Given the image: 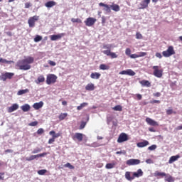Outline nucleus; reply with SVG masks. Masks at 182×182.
<instances>
[{
    "label": "nucleus",
    "mask_w": 182,
    "mask_h": 182,
    "mask_svg": "<svg viewBox=\"0 0 182 182\" xmlns=\"http://www.w3.org/2000/svg\"><path fill=\"white\" fill-rule=\"evenodd\" d=\"M140 5L141 7L139 8V9H146V8H149V6L146 4V3H144V1H142V3H141Z\"/></svg>",
    "instance_id": "obj_40"
},
{
    "label": "nucleus",
    "mask_w": 182,
    "mask_h": 182,
    "mask_svg": "<svg viewBox=\"0 0 182 182\" xmlns=\"http://www.w3.org/2000/svg\"><path fill=\"white\" fill-rule=\"evenodd\" d=\"M119 75H127L128 76H134L136 73L132 69H127V70H122L119 72Z\"/></svg>",
    "instance_id": "obj_11"
},
{
    "label": "nucleus",
    "mask_w": 182,
    "mask_h": 182,
    "mask_svg": "<svg viewBox=\"0 0 182 182\" xmlns=\"http://www.w3.org/2000/svg\"><path fill=\"white\" fill-rule=\"evenodd\" d=\"M66 117H68V113H61L59 115L58 119H59V120H65V119H66Z\"/></svg>",
    "instance_id": "obj_36"
},
{
    "label": "nucleus",
    "mask_w": 182,
    "mask_h": 182,
    "mask_svg": "<svg viewBox=\"0 0 182 182\" xmlns=\"http://www.w3.org/2000/svg\"><path fill=\"white\" fill-rule=\"evenodd\" d=\"M85 127H86V122H81V124L80 126V130L85 129Z\"/></svg>",
    "instance_id": "obj_51"
},
{
    "label": "nucleus",
    "mask_w": 182,
    "mask_h": 182,
    "mask_svg": "<svg viewBox=\"0 0 182 182\" xmlns=\"http://www.w3.org/2000/svg\"><path fill=\"white\" fill-rule=\"evenodd\" d=\"M29 126H32V127L38 126V121H34V122H31L29 124Z\"/></svg>",
    "instance_id": "obj_55"
},
{
    "label": "nucleus",
    "mask_w": 182,
    "mask_h": 182,
    "mask_svg": "<svg viewBox=\"0 0 182 182\" xmlns=\"http://www.w3.org/2000/svg\"><path fill=\"white\" fill-rule=\"evenodd\" d=\"M110 48H112V46H109L107 44L103 45L102 48L107 50H103L102 53H104V55H106V56H109L111 59H116L117 58H118L119 55L116 54V53L112 52Z\"/></svg>",
    "instance_id": "obj_2"
},
{
    "label": "nucleus",
    "mask_w": 182,
    "mask_h": 182,
    "mask_svg": "<svg viewBox=\"0 0 182 182\" xmlns=\"http://www.w3.org/2000/svg\"><path fill=\"white\" fill-rule=\"evenodd\" d=\"M26 93H29V89L21 90L17 92L18 96H21L22 95H25Z\"/></svg>",
    "instance_id": "obj_32"
},
{
    "label": "nucleus",
    "mask_w": 182,
    "mask_h": 182,
    "mask_svg": "<svg viewBox=\"0 0 182 182\" xmlns=\"http://www.w3.org/2000/svg\"><path fill=\"white\" fill-rule=\"evenodd\" d=\"M55 5L56 2L53 1H50L45 4V6H46V8H53V6H55Z\"/></svg>",
    "instance_id": "obj_27"
},
{
    "label": "nucleus",
    "mask_w": 182,
    "mask_h": 182,
    "mask_svg": "<svg viewBox=\"0 0 182 182\" xmlns=\"http://www.w3.org/2000/svg\"><path fill=\"white\" fill-rule=\"evenodd\" d=\"M152 69L154 70L153 75L156 77H163V68L159 65H154L152 67Z\"/></svg>",
    "instance_id": "obj_3"
},
{
    "label": "nucleus",
    "mask_w": 182,
    "mask_h": 182,
    "mask_svg": "<svg viewBox=\"0 0 182 182\" xmlns=\"http://www.w3.org/2000/svg\"><path fill=\"white\" fill-rule=\"evenodd\" d=\"M178 159H180V155L171 156V158L168 160L169 164H173V163H174V161H177V160H178Z\"/></svg>",
    "instance_id": "obj_21"
},
{
    "label": "nucleus",
    "mask_w": 182,
    "mask_h": 182,
    "mask_svg": "<svg viewBox=\"0 0 182 182\" xmlns=\"http://www.w3.org/2000/svg\"><path fill=\"white\" fill-rule=\"evenodd\" d=\"M149 144H150L149 141L144 140L142 142H138L136 144V146H137V147L143 148V147H146V146H149Z\"/></svg>",
    "instance_id": "obj_18"
},
{
    "label": "nucleus",
    "mask_w": 182,
    "mask_h": 182,
    "mask_svg": "<svg viewBox=\"0 0 182 182\" xmlns=\"http://www.w3.org/2000/svg\"><path fill=\"white\" fill-rule=\"evenodd\" d=\"M33 107L35 109V110H39V109H42V107H43V102L41 101L39 102L34 103Z\"/></svg>",
    "instance_id": "obj_16"
},
{
    "label": "nucleus",
    "mask_w": 182,
    "mask_h": 182,
    "mask_svg": "<svg viewBox=\"0 0 182 182\" xmlns=\"http://www.w3.org/2000/svg\"><path fill=\"white\" fill-rule=\"evenodd\" d=\"M86 106H87V102H83L77 107V110H82L83 107H86Z\"/></svg>",
    "instance_id": "obj_38"
},
{
    "label": "nucleus",
    "mask_w": 182,
    "mask_h": 182,
    "mask_svg": "<svg viewBox=\"0 0 182 182\" xmlns=\"http://www.w3.org/2000/svg\"><path fill=\"white\" fill-rule=\"evenodd\" d=\"M140 163V159H131L127 161V166H137Z\"/></svg>",
    "instance_id": "obj_10"
},
{
    "label": "nucleus",
    "mask_w": 182,
    "mask_h": 182,
    "mask_svg": "<svg viewBox=\"0 0 182 182\" xmlns=\"http://www.w3.org/2000/svg\"><path fill=\"white\" fill-rule=\"evenodd\" d=\"M0 63H12L11 60H7L6 59L0 58Z\"/></svg>",
    "instance_id": "obj_42"
},
{
    "label": "nucleus",
    "mask_w": 182,
    "mask_h": 182,
    "mask_svg": "<svg viewBox=\"0 0 182 182\" xmlns=\"http://www.w3.org/2000/svg\"><path fill=\"white\" fill-rule=\"evenodd\" d=\"M132 176H134V178H136V177L137 178L141 177L143 176V171L141 169H138L136 172L132 173Z\"/></svg>",
    "instance_id": "obj_19"
},
{
    "label": "nucleus",
    "mask_w": 182,
    "mask_h": 182,
    "mask_svg": "<svg viewBox=\"0 0 182 182\" xmlns=\"http://www.w3.org/2000/svg\"><path fill=\"white\" fill-rule=\"evenodd\" d=\"M150 103L151 105H154V103H158V104H160L161 103V101L160 100H154L152 101H150Z\"/></svg>",
    "instance_id": "obj_57"
},
{
    "label": "nucleus",
    "mask_w": 182,
    "mask_h": 182,
    "mask_svg": "<svg viewBox=\"0 0 182 182\" xmlns=\"http://www.w3.org/2000/svg\"><path fill=\"white\" fill-rule=\"evenodd\" d=\"M127 140H129V136L126 133H122L118 137L117 142L123 143L124 141H127Z\"/></svg>",
    "instance_id": "obj_9"
},
{
    "label": "nucleus",
    "mask_w": 182,
    "mask_h": 182,
    "mask_svg": "<svg viewBox=\"0 0 182 182\" xmlns=\"http://www.w3.org/2000/svg\"><path fill=\"white\" fill-rule=\"evenodd\" d=\"M36 159H38L37 155H31L26 158V161H32V160H35Z\"/></svg>",
    "instance_id": "obj_34"
},
{
    "label": "nucleus",
    "mask_w": 182,
    "mask_h": 182,
    "mask_svg": "<svg viewBox=\"0 0 182 182\" xmlns=\"http://www.w3.org/2000/svg\"><path fill=\"white\" fill-rule=\"evenodd\" d=\"M146 163H147V164H153V160L149 159L146 160Z\"/></svg>",
    "instance_id": "obj_62"
},
{
    "label": "nucleus",
    "mask_w": 182,
    "mask_h": 182,
    "mask_svg": "<svg viewBox=\"0 0 182 182\" xmlns=\"http://www.w3.org/2000/svg\"><path fill=\"white\" fill-rule=\"evenodd\" d=\"M131 53H132V50H130V48H127L125 50V54L127 56H130Z\"/></svg>",
    "instance_id": "obj_50"
},
{
    "label": "nucleus",
    "mask_w": 182,
    "mask_h": 182,
    "mask_svg": "<svg viewBox=\"0 0 182 182\" xmlns=\"http://www.w3.org/2000/svg\"><path fill=\"white\" fill-rule=\"evenodd\" d=\"M167 173L164 172H159V171H156L154 172V177H166Z\"/></svg>",
    "instance_id": "obj_25"
},
{
    "label": "nucleus",
    "mask_w": 182,
    "mask_h": 182,
    "mask_svg": "<svg viewBox=\"0 0 182 182\" xmlns=\"http://www.w3.org/2000/svg\"><path fill=\"white\" fill-rule=\"evenodd\" d=\"M41 151H42V149L41 148H36L33 149V151H32V154H36V153H41Z\"/></svg>",
    "instance_id": "obj_47"
},
{
    "label": "nucleus",
    "mask_w": 182,
    "mask_h": 182,
    "mask_svg": "<svg viewBox=\"0 0 182 182\" xmlns=\"http://www.w3.org/2000/svg\"><path fill=\"white\" fill-rule=\"evenodd\" d=\"M135 96L136 97V99H137L138 100H141V99H142V97H143V96H141V94H136Z\"/></svg>",
    "instance_id": "obj_58"
},
{
    "label": "nucleus",
    "mask_w": 182,
    "mask_h": 182,
    "mask_svg": "<svg viewBox=\"0 0 182 182\" xmlns=\"http://www.w3.org/2000/svg\"><path fill=\"white\" fill-rule=\"evenodd\" d=\"M48 152H44V153H42V154H37V158H39V157H45V156H48Z\"/></svg>",
    "instance_id": "obj_49"
},
{
    "label": "nucleus",
    "mask_w": 182,
    "mask_h": 182,
    "mask_svg": "<svg viewBox=\"0 0 182 182\" xmlns=\"http://www.w3.org/2000/svg\"><path fill=\"white\" fill-rule=\"evenodd\" d=\"M139 83L140 85H141V86H146V87H150V86H151V83H150V81L146 80L140 81Z\"/></svg>",
    "instance_id": "obj_24"
},
{
    "label": "nucleus",
    "mask_w": 182,
    "mask_h": 182,
    "mask_svg": "<svg viewBox=\"0 0 182 182\" xmlns=\"http://www.w3.org/2000/svg\"><path fill=\"white\" fill-rule=\"evenodd\" d=\"M35 62V58L31 56H28L23 60H20L16 63V68H18L20 70H29L32 66V63Z\"/></svg>",
    "instance_id": "obj_1"
},
{
    "label": "nucleus",
    "mask_w": 182,
    "mask_h": 182,
    "mask_svg": "<svg viewBox=\"0 0 182 182\" xmlns=\"http://www.w3.org/2000/svg\"><path fill=\"white\" fill-rule=\"evenodd\" d=\"M146 55H147V53H146V52H139L138 53V58H143Z\"/></svg>",
    "instance_id": "obj_46"
},
{
    "label": "nucleus",
    "mask_w": 182,
    "mask_h": 182,
    "mask_svg": "<svg viewBox=\"0 0 182 182\" xmlns=\"http://www.w3.org/2000/svg\"><path fill=\"white\" fill-rule=\"evenodd\" d=\"M95 90V84L89 83L85 86V90L92 91Z\"/></svg>",
    "instance_id": "obj_29"
},
{
    "label": "nucleus",
    "mask_w": 182,
    "mask_h": 182,
    "mask_svg": "<svg viewBox=\"0 0 182 182\" xmlns=\"http://www.w3.org/2000/svg\"><path fill=\"white\" fill-rule=\"evenodd\" d=\"M43 82H45V76H43V75L38 76V78L35 80V83H36V85L43 83Z\"/></svg>",
    "instance_id": "obj_20"
},
{
    "label": "nucleus",
    "mask_w": 182,
    "mask_h": 182,
    "mask_svg": "<svg viewBox=\"0 0 182 182\" xmlns=\"http://www.w3.org/2000/svg\"><path fill=\"white\" fill-rule=\"evenodd\" d=\"M53 137L55 139H58V137H60V133H55L54 135H53Z\"/></svg>",
    "instance_id": "obj_64"
},
{
    "label": "nucleus",
    "mask_w": 182,
    "mask_h": 182,
    "mask_svg": "<svg viewBox=\"0 0 182 182\" xmlns=\"http://www.w3.org/2000/svg\"><path fill=\"white\" fill-rule=\"evenodd\" d=\"M64 167H68L70 170H73L75 166H73L70 163L68 162L66 164L64 165Z\"/></svg>",
    "instance_id": "obj_43"
},
{
    "label": "nucleus",
    "mask_w": 182,
    "mask_h": 182,
    "mask_svg": "<svg viewBox=\"0 0 182 182\" xmlns=\"http://www.w3.org/2000/svg\"><path fill=\"white\" fill-rule=\"evenodd\" d=\"M47 171H48L46 169H41L38 171V174H39L40 176H43V174L46 173Z\"/></svg>",
    "instance_id": "obj_44"
},
{
    "label": "nucleus",
    "mask_w": 182,
    "mask_h": 182,
    "mask_svg": "<svg viewBox=\"0 0 182 182\" xmlns=\"http://www.w3.org/2000/svg\"><path fill=\"white\" fill-rule=\"evenodd\" d=\"M100 70H109L110 69V66L106 65V64H101L100 65Z\"/></svg>",
    "instance_id": "obj_31"
},
{
    "label": "nucleus",
    "mask_w": 182,
    "mask_h": 182,
    "mask_svg": "<svg viewBox=\"0 0 182 182\" xmlns=\"http://www.w3.org/2000/svg\"><path fill=\"white\" fill-rule=\"evenodd\" d=\"M160 96H161V93L159 92L153 94L154 97H160Z\"/></svg>",
    "instance_id": "obj_53"
},
{
    "label": "nucleus",
    "mask_w": 182,
    "mask_h": 182,
    "mask_svg": "<svg viewBox=\"0 0 182 182\" xmlns=\"http://www.w3.org/2000/svg\"><path fill=\"white\" fill-rule=\"evenodd\" d=\"M136 39H143V35H141V33H140V32H136Z\"/></svg>",
    "instance_id": "obj_48"
},
{
    "label": "nucleus",
    "mask_w": 182,
    "mask_h": 182,
    "mask_svg": "<svg viewBox=\"0 0 182 182\" xmlns=\"http://www.w3.org/2000/svg\"><path fill=\"white\" fill-rule=\"evenodd\" d=\"M71 22H73V23H82V20L80 18H71Z\"/></svg>",
    "instance_id": "obj_39"
},
{
    "label": "nucleus",
    "mask_w": 182,
    "mask_h": 182,
    "mask_svg": "<svg viewBox=\"0 0 182 182\" xmlns=\"http://www.w3.org/2000/svg\"><path fill=\"white\" fill-rule=\"evenodd\" d=\"M102 75L99 73H92L90 75L91 79H100Z\"/></svg>",
    "instance_id": "obj_26"
},
{
    "label": "nucleus",
    "mask_w": 182,
    "mask_h": 182,
    "mask_svg": "<svg viewBox=\"0 0 182 182\" xmlns=\"http://www.w3.org/2000/svg\"><path fill=\"white\" fill-rule=\"evenodd\" d=\"M15 76V73H2L0 75V80H2L3 82H6V80H11Z\"/></svg>",
    "instance_id": "obj_5"
},
{
    "label": "nucleus",
    "mask_w": 182,
    "mask_h": 182,
    "mask_svg": "<svg viewBox=\"0 0 182 182\" xmlns=\"http://www.w3.org/2000/svg\"><path fill=\"white\" fill-rule=\"evenodd\" d=\"M115 112H122L123 107L121 105H117L112 108Z\"/></svg>",
    "instance_id": "obj_37"
},
{
    "label": "nucleus",
    "mask_w": 182,
    "mask_h": 182,
    "mask_svg": "<svg viewBox=\"0 0 182 182\" xmlns=\"http://www.w3.org/2000/svg\"><path fill=\"white\" fill-rule=\"evenodd\" d=\"M58 77L55 74H50L47 75L46 83L47 85H53L56 83Z\"/></svg>",
    "instance_id": "obj_6"
},
{
    "label": "nucleus",
    "mask_w": 182,
    "mask_h": 182,
    "mask_svg": "<svg viewBox=\"0 0 182 182\" xmlns=\"http://www.w3.org/2000/svg\"><path fill=\"white\" fill-rule=\"evenodd\" d=\"M21 110L23 112H29L31 110V105L28 104H25L24 105L21 107Z\"/></svg>",
    "instance_id": "obj_28"
},
{
    "label": "nucleus",
    "mask_w": 182,
    "mask_h": 182,
    "mask_svg": "<svg viewBox=\"0 0 182 182\" xmlns=\"http://www.w3.org/2000/svg\"><path fill=\"white\" fill-rule=\"evenodd\" d=\"M97 20L93 17H90L85 21L86 26H93Z\"/></svg>",
    "instance_id": "obj_8"
},
{
    "label": "nucleus",
    "mask_w": 182,
    "mask_h": 182,
    "mask_svg": "<svg viewBox=\"0 0 182 182\" xmlns=\"http://www.w3.org/2000/svg\"><path fill=\"white\" fill-rule=\"evenodd\" d=\"M48 65L50 66H56V63H55V61L48 60Z\"/></svg>",
    "instance_id": "obj_56"
},
{
    "label": "nucleus",
    "mask_w": 182,
    "mask_h": 182,
    "mask_svg": "<svg viewBox=\"0 0 182 182\" xmlns=\"http://www.w3.org/2000/svg\"><path fill=\"white\" fill-rule=\"evenodd\" d=\"M18 109L19 105L18 104H13L12 106L9 107L8 112L12 113V112H15V110H18Z\"/></svg>",
    "instance_id": "obj_15"
},
{
    "label": "nucleus",
    "mask_w": 182,
    "mask_h": 182,
    "mask_svg": "<svg viewBox=\"0 0 182 182\" xmlns=\"http://www.w3.org/2000/svg\"><path fill=\"white\" fill-rule=\"evenodd\" d=\"M39 21V16H33L30 17L28 20L29 28H35V23Z\"/></svg>",
    "instance_id": "obj_7"
},
{
    "label": "nucleus",
    "mask_w": 182,
    "mask_h": 182,
    "mask_svg": "<svg viewBox=\"0 0 182 182\" xmlns=\"http://www.w3.org/2000/svg\"><path fill=\"white\" fill-rule=\"evenodd\" d=\"M65 33H62L57 35H51L50 36V41H58V39H62L63 36H65Z\"/></svg>",
    "instance_id": "obj_12"
},
{
    "label": "nucleus",
    "mask_w": 182,
    "mask_h": 182,
    "mask_svg": "<svg viewBox=\"0 0 182 182\" xmlns=\"http://www.w3.org/2000/svg\"><path fill=\"white\" fill-rule=\"evenodd\" d=\"M99 6H104L105 7V11H106V12H112V9H110V6L105 4L104 3H100L99 4Z\"/></svg>",
    "instance_id": "obj_23"
},
{
    "label": "nucleus",
    "mask_w": 182,
    "mask_h": 182,
    "mask_svg": "<svg viewBox=\"0 0 182 182\" xmlns=\"http://www.w3.org/2000/svg\"><path fill=\"white\" fill-rule=\"evenodd\" d=\"M116 154H126V151H117Z\"/></svg>",
    "instance_id": "obj_61"
},
{
    "label": "nucleus",
    "mask_w": 182,
    "mask_h": 182,
    "mask_svg": "<svg viewBox=\"0 0 182 182\" xmlns=\"http://www.w3.org/2000/svg\"><path fill=\"white\" fill-rule=\"evenodd\" d=\"M45 133V130H43L42 128H40L37 131V134H43Z\"/></svg>",
    "instance_id": "obj_52"
},
{
    "label": "nucleus",
    "mask_w": 182,
    "mask_h": 182,
    "mask_svg": "<svg viewBox=\"0 0 182 182\" xmlns=\"http://www.w3.org/2000/svg\"><path fill=\"white\" fill-rule=\"evenodd\" d=\"M73 140L75 139L78 140V141H82L83 140V134L82 133H75L73 136Z\"/></svg>",
    "instance_id": "obj_17"
},
{
    "label": "nucleus",
    "mask_w": 182,
    "mask_h": 182,
    "mask_svg": "<svg viewBox=\"0 0 182 182\" xmlns=\"http://www.w3.org/2000/svg\"><path fill=\"white\" fill-rule=\"evenodd\" d=\"M125 178L128 180V181H132L134 180V176L133 175V172L127 171L125 173Z\"/></svg>",
    "instance_id": "obj_13"
},
{
    "label": "nucleus",
    "mask_w": 182,
    "mask_h": 182,
    "mask_svg": "<svg viewBox=\"0 0 182 182\" xmlns=\"http://www.w3.org/2000/svg\"><path fill=\"white\" fill-rule=\"evenodd\" d=\"M4 176H5V173L4 172L0 173V180H4Z\"/></svg>",
    "instance_id": "obj_63"
},
{
    "label": "nucleus",
    "mask_w": 182,
    "mask_h": 182,
    "mask_svg": "<svg viewBox=\"0 0 182 182\" xmlns=\"http://www.w3.org/2000/svg\"><path fill=\"white\" fill-rule=\"evenodd\" d=\"M155 56H156V58H159V59H161V58H163V55H161V53H156L155 54Z\"/></svg>",
    "instance_id": "obj_59"
},
{
    "label": "nucleus",
    "mask_w": 182,
    "mask_h": 182,
    "mask_svg": "<svg viewBox=\"0 0 182 182\" xmlns=\"http://www.w3.org/2000/svg\"><path fill=\"white\" fill-rule=\"evenodd\" d=\"M165 181L174 182V178H173V176H171V175L166 174V176H165Z\"/></svg>",
    "instance_id": "obj_30"
},
{
    "label": "nucleus",
    "mask_w": 182,
    "mask_h": 182,
    "mask_svg": "<svg viewBox=\"0 0 182 182\" xmlns=\"http://www.w3.org/2000/svg\"><path fill=\"white\" fill-rule=\"evenodd\" d=\"M157 149V145L154 144L148 147V150H150V151H153V150H156Z\"/></svg>",
    "instance_id": "obj_45"
},
{
    "label": "nucleus",
    "mask_w": 182,
    "mask_h": 182,
    "mask_svg": "<svg viewBox=\"0 0 182 182\" xmlns=\"http://www.w3.org/2000/svg\"><path fill=\"white\" fill-rule=\"evenodd\" d=\"M114 166H116V163H109L106 164L105 168L110 170V168H114Z\"/></svg>",
    "instance_id": "obj_33"
},
{
    "label": "nucleus",
    "mask_w": 182,
    "mask_h": 182,
    "mask_svg": "<svg viewBox=\"0 0 182 182\" xmlns=\"http://www.w3.org/2000/svg\"><path fill=\"white\" fill-rule=\"evenodd\" d=\"M129 58H131V59H136L137 58H139L138 54H132L129 55Z\"/></svg>",
    "instance_id": "obj_54"
},
{
    "label": "nucleus",
    "mask_w": 182,
    "mask_h": 182,
    "mask_svg": "<svg viewBox=\"0 0 182 182\" xmlns=\"http://www.w3.org/2000/svg\"><path fill=\"white\" fill-rule=\"evenodd\" d=\"M163 56L164 58H170V56H173V55H176V51L174 50V47L169 46L166 50L162 52Z\"/></svg>",
    "instance_id": "obj_4"
},
{
    "label": "nucleus",
    "mask_w": 182,
    "mask_h": 182,
    "mask_svg": "<svg viewBox=\"0 0 182 182\" xmlns=\"http://www.w3.org/2000/svg\"><path fill=\"white\" fill-rule=\"evenodd\" d=\"M146 122L149 126H159V123L154 121V119H151V118H146Z\"/></svg>",
    "instance_id": "obj_14"
},
{
    "label": "nucleus",
    "mask_w": 182,
    "mask_h": 182,
    "mask_svg": "<svg viewBox=\"0 0 182 182\" xmlns=\"http://www.w3.org/2000/svg\"><path fill=\"white\" fill-rule=\"evenodd\" d=\"M41 41H42V36L39 35L36 36L34 38V42H41Z\"/></svg>",
    "instance_id": "obj_41"
},
{
    "label": "nucleus",
    "mask_w": 182,
    "mask_h": 182,
    "mask_svg": "<svg viewBox=\"0 0 182 182\" xmlns=\"http://www.w3.org/2000/svg\"><path fill=\"white\" fill-rule=\"evenodd\" d=\"M177 114V112L173 111V109L169 108L168 109H166V114L168 116H170L171 114Z\"/></svg>",
    "instance_id": "obj_35"
},
{
    "label": "nucleus",
    "mask_w": 182,
    "mask_h": 182,
    "mask_svg": "<svg viewBox=\"0 0 182 182\" xmlns=\"http://www.w3.org/2000/svg\"><path fill=\"white\" fill-rule=\"evenodd\" d=\"M55 141V138L52 137L48 140V144H52Z\"/></svg>",
    "instance_id": "obj_60"
},
{
    "label": "nucleus",
    "mask_w": 182,
    "mask_h": 182,
    "mask_svg": "<svg viewBox=\"0 0 182 182\" xmlns=\"http://www.w3.org/2000/svg\"><path fill=\"white\" fill-rule=\"evenodd\" d=\"M110 8L112 11H114V12H119V11H120V6H119V4H115L114 3H112V4L110 5Z\"/></svg>",
    "instance_id": "obj_22"
}]
</instances>
